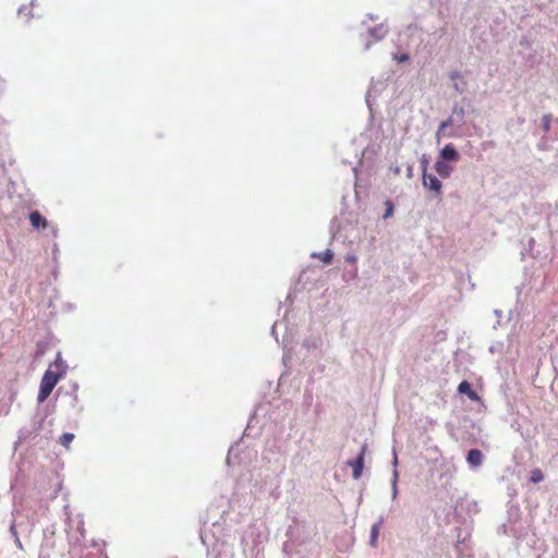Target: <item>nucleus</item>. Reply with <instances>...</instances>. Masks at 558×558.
I'll return each mask as SVG.
<instances>
[{
    "label": "nucleus",
    "instance_id": "11",
    "mask_svg": "<svg viewBox=\"0 0 558 558\" xmlns=\"http://www.w3.org/2000/svg\"><path fill=\"white\" fill-rule=\"evenodd\" d=\"M483 461L484 454L480 449L473 448L468 451L466 462L471 469L480 468L483 464Z\"/></svg>",
    "mask_w": 558,
    "mask_h": 558
},
{
    "label": "nucleus",
    "instance_id": "36",
    "mask_svg": "<svg viewBox=\"0 0 558 558\" xmlns=\"http://www.w3.org/2000/svg\"><path fill=\"white\" fill-rule=\"evenodd\" d=\"M453 87H454V89H456L458 93H460V94L464 92V88H463V87H461V85H459L458 83H456Z\"/></svg>",
    "mask_w": 558,
    "mask_h": 558
},
{
    "label": "nucleus",
    "instance_id": "33",
    "mask_svg": "<svg viewBox=\"0 0 558 558\" xmlns=\"http://www.w3.org/2000/svg\"><path fill=\"white\" fill-rule=\"evenodd\" d=\"M407 177L411 179L413 177V166L409 165L407 168Z\"/></svg>",
    "mask_w": 558,
    "mask_h": 558
},
{
    "label": "nucleus",
    "instance_id": "38",
    "mask_svg": "<svg viewBox=\"0 0 558 558\" xmlns=\"http://www.w3.org/2000/svg\"><path fill=\"white\" fill-rule=\"evenodd\" d=\"M494 313L498 317H500L502 315V311L501 310H495Z\"/></svg>",
    "mask_w": 558,
    "mask_h": 558
},
{
    "label": "nucleus",
    "instance_id": "10",
    "mask_svg": "<svg viewBox=\"0 0 558 558\" xmlns=\"http://www.w3.org/2000/svg\"><path fill=\"white\" fill-rule=\"evenodd\" d=\"M459 157L460 156H459L457 148L451 143L445 145L440 149L439 155H438V159L444 160V161H449V162L458 161Z\"/></svg>",
    "mask_w": 558,
    "mask_h": 558
},
{
    "label": "nucleus",
    "instance_id": "29",
    "mask_svg": "<svg viewBox=\"0 0 558 558\" xmlns=\"http://www.w3.org/2000/svg\"><path fill=\"white\" fill-rule=\"evenodd\" d=\"M427 167H428V159H427L426 155H423L421 158L422 175L427 173Z\"/></svg>",
    "mask_w": 558,
    "mask_h": 558
},
{
    "label": "nucleus",
    "instance_id": "3",
    "mask_svg": "<svg viewBox=\"0 0 558 558\" xmlns=\"http://www.w3.org/2000/svg\"><path fill=\"white\" fill-rule=\"evenodd\" d=\"M11 514H12V520L10 521V525H9L10 535L13 538L16 547L20 550H24L23 544L20 538V533L31 534L33 525L26 521L17 520V517L20 515V510L14 509Z\"/></svg>",
    "mask_w": 558,
    "mask_h": 558
},
{
    "label": "nucleus",
    "instance_id": "2",
    "mask_svg": "<svg viewBox=\"0 0 558 558\" xmlns=\"http://www.w3.org/2000/svg\"><path fill=\"white\" fill-rule=\"evenodd\" d=\"M53 366L56 367V371H52L50 366L41 377L37 396L38 403H43L48 399L58 381L65 375L68 371V364L64 360H62L60 353H58Z\"/></svg>",
    "mask_w": 558,
    "mask_h": 558
},
{
    "label": "nucleus",
    "instance_id": "39",
    "mask_svg": "<svg viewBox=\"0 0 558 558\" xmlns=\"http://www.w3.org/2000/svg\"><path fill=\"white\" fill-rule=\"evenodd\" d=\"M371 45H372L371 41H366L365 45H364V49L368 50L371 48Z\"/></svg>",
    "mask_w": 558,
    "mask_h": 558
},
{
    "label": "nucleus",
    "instance_id": "27",
    "mask_svg": "<svg viewBox=\"0 0 558 558\" xmlns=\"http://www.w3.org/2000/svg\"><path fill=\"white\" fill-rule=\"evenodd\" d=\"M77 390H78V384L73 383L71 392H69V395L72 397V405L73 407H75L78 402Z\"/></svg>",
    "mask_w": 558,
    "mask_h": 558
},
{
    "label": "nucleus",
    "instance_id": "5",
    "mask_svg": "<svg viewBox=\"0 0 558 558\" xmlns=\"http://www.w3.org/2000/svg\"><path fill=\"white\" fill-rule=\"evenodd\" d=\"M465 114L466 111L464 107L458 104L452 107V112L446 121L449 122V125H454L456 128L448 133V137H458L463 134L461 126L464 123Z\"/></svg>",
    "mask_w": 558,
    "mask_h": 558
},
{
    "label": "nucleus",
    "instance_id": "42",
    "mask_svg": "<svg viewBox=\"0 0 558 558\" xmlns=\"http://www.w3.org/2000/svg\"><path fill=\"white\" fill-rule=\"evenodd\" d=\"M445 33H446V27L444 26L440 28V34L444 35Z\"/></svg>",
    "mask_w": 558,
    "mask_h": 558
},
{
    "label": "nucleus",
    "instance_id": "37",
    "mask_svg": "<svg viewBox=\"0 0 558 558\" xmlns=\"http://www.w3.org/2000/svg\"><path fill=\"white\" fill-rule=\"evenodd\" d=\"M459 76H460V73H459V72H452V73L450 74V77H451V78H457V77H459Z\"/></svg>",
    "mask_w": 558,
    "mask_h": 558
},
{
    "label": "nucleus",
    "instance_id": "44",
    "mask_svg": "<svg viewBox=\"0 0 558 558\" xmlns=\"http://www.w3.org/2000/svg\"><path fill=\"white\" fill-rule=\"evenodd\" d=\"M393 172L398 174V173L400 172L399 167H396V168H395V170H393Z\"/></svg>",
    "mask_w": 558,
    "mask_h": 558
},
{
    "label": "nucleus",
    "instance_id": "28",
    "mask_svg": "<svg viewBox=\"0 0 558 558\" xmlns=\"http://www.w3.org/2000/svg\"><path fill=\"white\" fill-rule=\"evenodd\" d=\"M239 442H234L230 448H229V451H228V454H227V458H226V463L228 465H231L232 464V457H233V453H234V450L239 447Z\"/></svg>",
    "mask_w": 558,
    "mask_h": 558
},
{
    "label": "nucleus",
    "instance_id": "30",
    "mask_svg": "<svg viewBox=\"0 0 558 558\" xmlns=\"http://www.w3.org/2000/svg\"><path fill=\"white\" fill-rule=\"evenodd\" d=\"M409 59H410L409 53L393 54V60H396L398 63L405 62Z\"/></svg>",
    "mask_w": 558,
    "mask_h": 558
},
{
    "label": "nucleus",
    "instance_id": "7",
    "mask_svg": "<svg viewBox=\"0 0 558 558\" xmlns=\"http://www.w3.org/2000/svg\"><path fill=\"white\" fill-rule=\"evenodd\" d=\"M423 186L434 193L436 198H440L442 195V183L434 174L426 173L422 175Z\"/></svg>",
    "mask_w": 558,
    "mask_h": 558
},
{
    "label": "nucleus",
    "instance_id": "32",
    "mask_svg": "<svg viewBox=\"0 0 558 558\" xmlns=\"http://www.w3.org/2000/svg\"><path fill=\"white\" fill-rule=\"evenodd\" d=\"M345 262L351 263V264H355L356 263V256L354 254H348L345 256Z\"/></svg>",
    "mask_w": 558,
    "mask_h": 558
},
{
    "label": "nucleus",
    "instance_id": "4",
    "mask_svg": "<svg viewBox=\"0 0 558 558\" xmlns=\"http://www.w3.org/2000/svg\"><path fill=\"white\" fill-rule=\"evenodd\" d=\"M63 510L65 514V532L68 533L69 541L71 543L81 545V542L84 539L86 533L84 529V521L81 515H78L76 532L72 533L71 531L73 529V521L71 519L70 506L64 505Z\"/></svg>",
    "mask_w": 558,
    "mask_h": 558
},
{
    "label": "nucleus",
    "instance_id": "9",
    "mask_svg": "<svg viewBox=\"0 0 558 558\" xmlns=\"http://www.w3.org/2000/svg\"><path fill=\"white\" fill-rule=\"evenodd\" d=\"M366 451V445L364 444L361 448L360 453L354 460H349L348 465L352 468V476L354 480H359L362 475L364 468V457Z\"/></svg>",
    "mask_w": 558,
    "mask_h": 558
},
{
    "label": "nucleus",
    "instance_id": "21",
    "mask_svg": "<svg viewBox=\"0 0 558 558\" xmlns=\"http://www.w3.org/2000/svg\"><path fill=\"white\" fill-rule=\"evenodd\" d=\"M530 482L533 484H538L544 481V473L541 469H533L530 472Z\"/></svg>",
    "mask_w": 558,
    "mask_h": 558
},
{
    "label": "nucleus",
    "instance_id": "16",
    "mask_svg": "<svg viewBox=\"0 0 558 558\" xmlns=\"http://www.w3.org/2000/svg\"><path fill=\"white\" fill-rule=\"evenodd\" d=\"M450 1L451 0H429V4L437 9L439 17L445 19L449 13Z\"/></svg>",
    "mask_w": 558,
    "mask_h": 558
},
{
    "label": "nucleus",
    "instance_id": "41",
    "mask_svg": "<svg viewBox=\"0 0 558 558\" xmlns=\"http://www.w3.org/2000/svg\"><path fill=\"white\" fill-rule=\"evenodd\" d=\"M356 275H357V270H356V269H354V270L352 271L351 276L354 278V277H356Z\"/></svg>",
    "mask_w": 558,
    "mask_h": 558
},
{
    "label": "nucleus",
    "instance_id": "35",
    "mask_svg": "<svg viewBox=\"0 0 558 558\" xmlns=\"http://www.w3.org/2000/svg\"><path fill=\"white\" fill-rule=\"evenodd\" d=\"M38 558H50L48 553H45L43 549H40Z\"/></svg>",
    "mask_w": 558,
    "mask_h": 558
},
{
    "label": "nucleus",
    "instance_id": "13",
    "mask_svg": "<svg viewBox=\"0 0 558 558\" xmlns=\"http://www.w3.org/2000/svg\"><path fill=\"white\" fill-rule=\"evenodd\" d=\"M392 465H393V471H392V478H391V498H392V500H395L399 494V489H398L399 471L397 469L398 457H397L396 450H393Z\"/></svg>",
    "mask_w": 558,
    "mask_h": 558
},
{
    "label": "nucleus",
    "instance_id": "34",
    "mask_svg": "<svg viewBox=\"0 0 558 558\" xmlns=\"http://www.w3.org/2000/svg\"><path fill=\"white\" fill-rule=\"evenodd\" d=\"M276 326H277V323H275L271 327V335L275 337L276 341L278 342V336H277V332H276Z\"/></svg>",
    "mask_w": 558,
    "mask_h": 558
},
{
    "label": "nucleus",
    "instance_id": "43",
    "mask_svg": "<svg viewBox=\"0 0 558 558\" xmlns=\"http://www.w3.org/2000/svg\"><path fill=\"white\" fill-rule=\"evenodd\" d=\"M201 539H202V543H203L204 545H206V539H205V537H204L203 535H201Z\"/></svg>",
    "mask_w": 558,
    "mask_h": 558
},
{
    "label": "nucleus",
    "instance_id": "14",
    "mask_svg": "<svg viewBox=\"0 0 558 558\" xmlns=\"http://www.w3.org/2000/svg\"><path fill=\"white\" fill-rule=\"evenodd\" d=\"M389 32L388 26L385 23H380L374 27L368 28V35L374 41L383 40Z\"/></svg>",
    "mask_w": 558,
    "mask_h": 558
},
{
    "label": "nucleus",
    "instance_id": "25",
    "mask_svg": "<svg viewBox=\"0 0 558 558\" xmlns=\"http://www.w3.org/2000/svg\"><path fill=\"white\" fill-rule=\"evenodd\" d=\"M385 206H386V208H385V213L383 215V219L386 220V219H388V218H390L392 216L395 206H393V203L390 199H387L385 202Z\"/></svg>",
    "mask_w": 558,
    "mask_h": 558
},
{
    "label": "nucleus",
    "instance_id": "19",
    "mask_svg": "<svg viewBox=\"0 0 558 558\" xmlns=\"http://www.w3.org/2000/svg\"><path fill=\"white\" fill-rule=\"evenodd\" d=\"M322 345V339L317 336H311L304 339L303 347L307 351L316 350Z\"/></svg>",
    "mask_w": 558,
    "mask_h": 558
},
{
    "label": "nucleus",
    "instance_id": "31",
    "mask_svg": "<svg viewBox=\"0 0 558 558\" xmlns=\"http://www.w3.org/2000/svg\"><path fill=\"white\" fill-rule=\"evenodd\" d=\"M373 83L374 82L372 81L371 86H369V88H368V90L366 93V99H365L371 111H372V100H371V97H372V92H373V88H374Z\"/></svg>",
    "mask_w": 558,
    "mask_h": 558
},
{
    "label": "nucleus",
    "instance_id": "23",
    "mask_svg": "<svg viewBox=\"0 0 558 558\" xmlns=\"http://www.w3.org/2000/svg\"><path fill=\"white\" fill-rule=\"evenodd\" d=\"M296 532H298V526H289L288 530H287V536L289 538V541L293 544H301L302 541H300L298 537H296Z\"/></svg>",
    "mask_w": 558,
    "mask_h": 558
},
{
    "label": "nucleus",
    "instance_id": "18",
    "mask_svg": "<svg viewBox=\"0 0 558 558\" xmlns=\"http://www.w3.org/2000/svg\"><path fill=\"white\" fill-rule=\"evenodd\" d=\"M458 392L466 395L470 400H478V395L473 390L472 385L468 380H463L458 386Z\"/></svg>",
    "mask_w": 558,
    "mask_h": 558
},
{
    "label": "nucleus",
    "instance_id": "22",
    "mask_svg": "<svg viewBox=\"0 0 558 558\" xmlns=\"http://www.w3.org/2000/svg\"><path fill=\"white\" fill-rule=\"evenodd\" d=\"M450 126L449 125V122H447L446 120L445 121H441L440 124L438 125V129L436 131V134H435V138L436 141L439 143L440 140L444 137V136H448V134H445V130Z\"/></svg>",
    "mask_w": 558,
    "mask_h": 558
},
{
    "label": "nucleus",
    "instance_id": "24",
    "mask_svg": "<svg viewBox=\"0 0 558 558\" xmlns=\"http://www.w3.org/2000/svg\"><path fill=\"white\" fill-rule=\"evenodd\" d=\"M550 124H551V114L546 113L542 117L541 125L545 133H548L550 131Z\"/></svg>",
    "mask_w": 558,
    "mask_h": 558
},
{
    "label": "nucleus",
    "instance_id": "12",
    "mask_svg": "<svg viewBox=\"0 0 558 558\" xmlns=\"http://www.w3.org/2000/svg\"><path fill=\"white\" fill-rule=\"evenodd\" d=\"M384 523H385V518H384V515H380V517H378L376 522L371 527L368 544L373 548H376L378 545V536H379V532H380V529L384 525Z\"/></svg>",
    "mask_w": 558,
    "mask_h": 558
},
{
    "label": "nucleus",
    "instance_id": "1",
    "mask_svg": "<svg viewBox=\"0 0 558 558\" xmlns=\"http://www.w3.org/2000/svg\"><path fill=\"white\" fill-rule=\"evenodd\" d=\"M499 535L512 537L518 547L529 533V525L522 519L520 508L511 505L507 510V520L497 530Z\"/></svg>",
    "mask_w": 558,
    "mask_h": 558
},
{
    "label": "nucleus",
    "instance_id": "8",
    "mask_svg": "<svg viewBox=\"0 0 558 558\" xmlns=\"http://www.w3.org/2000/svg\"><path fill=\"white\" fill-rule=\"evenodd\" d=\"M29 221L33 228L36 230H45L47 228H51V233L54 236L57 235V228L50 226L49 221L38 210L31 211Z\"/></svg>",
    "mask_w": 558,
    "mask_h": 558
},
{
    "label": "nucleus",
    "instance_id": "20",
    "mask_svg": "<svg viewBox=\"0 0 558 558\" xmlns=\"http://www.w3.org/2000/svg\"><path fill=\"white\" fill-rule=\"evenodd\" d=\"M311 256L320 258L325 264H331L333 259V252L327 248L323 253H313Z\"/></svg>",
    "mask_w": 558,
    "mask_h": 558
},
{
    "label": "nucleus",
    "instance_id": "15",
    "mask_svg": "<svg viewBox=\"0 0 558 558\" xmlns=\"http://www.w3.org/2000/svg\"><path fill=\"white\" fill-rule=\"evenodd\" d=\"M434 168L437 174L442 179L449 178L453 171V167L449 163V161H444L438 158L435 162Z\"/></svg>",
    "mask_w": 558,
    "mask_h": 558
},
{
    "label": "nucleus",
    "instance_id": "40",
    "mask_svg": "<svg viewBox=\"0 0 558 558\" xmlns=\"http://www.w3.org/2000/svg\"><path fill=\"white\" fill-rule=\"evenodd\" d=\"M25 9H26V7H25V5H22V7L19 9V14H22V13H23V11H24Z\"/></svg>",
    "mask_w": 558,
    "mask_h": 558
},
{
    "label": "nucleus",
    "instance_id": "6",
    "mask_svg": "<svg viewBox=\"0 0 558 558\" xmlns=\"http://www.w3.org/2000/svg\"><path fill=\"white\" fill-rule=\"evenodd\" d=\"M284 454L280 441L278 439L268 440L263 452V459L268 463L279 462V458Z\"/></svg>",
    "mask_w": 558,
    "mask_h": 558
},
{
    "label": "nucleus",
    "instance_id": "26",
    "mask_svg": "<svg viewBox=\"0 0 558 558\" xmlns=\"http://www.w3.org/2000/svg\"><path fill=\"white\" fill-rule=\"evenodd\" d=\"M74 439V434L72 433H64L59 440V444L63 447H68L71 441Z\"/></svg>",
    "mask_w": 558,
    "mask_h": 558
},
{
    "label": "nucleus",
    "instance_id": "17",
    "mask_svg": "<svg viewBox=\"0 0 558 558\" xmlns=\"http://www.w3.org/2000/svg\"><path fill=\"white\" fill-rule=\"evenodd\" d=\"M47 412L38 410L33 417V432L37 436L44 428V423L47 418Z\"/></svg>",
    "mask_w": 558,
    "mask_h": 558
}]
</instances>
